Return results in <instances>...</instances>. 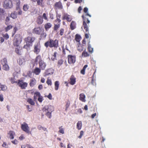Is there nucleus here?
I'll return each instance as SVG.
<instances>
[{"mask_svg": "<svg viewBox=\"0 0 148 148\" xmlns=\"http://www.w3.org/2000/svg\"><path fill=\"white\" fill-rule=\"evenodd\" d=\"M54 72V70L52 68L46 70L44 73L45 76L49 75L52 74Z\"/></svg>", "mask_w": 148, "mask_h": 148, "instance_id": "obj_14", "label": "nucleus"}, {"mask_svg": "<svg viewBox=\"0 0 148 148\" xmlns=\"http://www.w3.org/2000/svg\"><path fill=\"white\" fill-rule=\"evenodd\" d=\"M36 82V81L35 79H31L29 84L30 86L31 87H33L35 84Z\"/></svg>", "mask_w": 148, "mask_h": 148, "instance_id": "obj_35", "label": "nucleus"}, {"mask_svg": "<svg viewBox=\"0 0 148 148\" xmlns=\"http://www.w3.org/2000/svg\"><path fill=\"white\" fill-rule=\"evenodd\" d=\"M40 95V93L39 92H35L34 94V101H36L38 97Z\"/></svg>", "mask_w": 148, "mask_h": 148, "instance_id": "obj_28", "label": "nucleus"}, {"mask_svg": "<svg viewBox=\"0 0 148 148\" xmlns=\"http://www.w3.org/2000/svg\"><path fill=\"white\" fill-rule=\"evenodd\" d=\"M3 147H5L6 148H8V146L6 143L4 142L2 145Z\"/></svg>", "mask_w": 148, "mask_h": 148, "instance_id": "obj_59", "label": "nucleus"}, {"mask_svg": "<svg viewBox=\"0 0 148 148\" xmlns=\"http://www.w3.org/2000/svg\"><path fill=\"white\" fill-rule=\"evenodd\" d=\"M29 6L27 4H24L23 7V9L24 11H27L29 9Z\"/></svg>", "mask_w": 148, "mask_h": 148, "instance_id": "obj_40", "label": "nucleus"}, {"mask_svg": "<svg viewBox=\"0 0 148 148\" xmlns=\"http://www.w3.org/2000/svg\"><path fill=\"white\" fill-rule=\"evenodd\" d=\"M38 129L39 130H43L45 131L47 129L46 128L42 126H40V127H39L38 128Z\"/></svg>", "mask_w": 148, "mask_h": 148, "instance_id": "obj_62", "label": "nucleus"}, {"mask_svg": "<svg viewBox=\"0 0 148 148\" xmlns=\"http://www.w3.org/2000/svg\"><path fill=\"white\" fill-rule=\"evenodd\" d=\"M21 148H34V147L29 144H26L25 145H21Z\"/></svg>", "mask_w": 148, "mask_h": 148, "instance_id": "obj_33", "label": "nucleus"}, {"mask_svg": "<svg viewBox=\"0 0 148 148\" xmlns=\"http://www.w3.org/2000/svg\"><path fill=\"white\" fill-rule=\"evenodd\" d=\"M54 85L55 90H58V89L59 85V82L58 81H55L54 83Z\"/></svg>", "mask_w": 148, "mask_h": 148, "instance_id": "obj_29", "label": "nucleus"}, {"mask_svg": "<svg viewBox=\"0 0 148 148\" xmlns=\"http://www.w3.org/2000/svg\"><path fill=\"white\" fill-rule=\"evenodd\" d=\"M40 37L41 38L45 39L46 37L47 34L44 31H42V32L40 34Z\"/></svg>", "mask_w": 148, "mask_h": 148, "instance_id": "obj_36", "label": "nucleus"}, {"mask_svg": "<svg viewBox=\"0 0 148 148\" xmlns=\"http://www.w3.org/2000/svg\"><path fill=\"white\" fill-rule=\"evenodd\" d=\"M89 42L88 45V49L89 52L92 53L93 52V49L91 47V45L89 44Z\"/></svg>", "mask_w": 148, "mask_h": 148, "instance_id": "obj_27", "label": "nucleus"}, {"mask_svg": "<svg viewBox=\"0 0 148 148\" xmlns=\"http://www.w3.org/2000/svg\"><path fill=\"white\" fill-rule=\"evenodd\" d=\"M43 22V18L41 16H38L36 20V22L37 24L39 25L41 24Z\"/></svg>", "mask_w": 148, "mask_h": 148, "instance_id": "obj_19", "label": "nucleus"}, {"mask_svg": "<svg viewBox=\"0 0 148 148\" xmlns=\"http://www.w3.org/2000/svg\"><path fill=\"white\" fill-rule=\"evenodd\" d=\"M42 17L44 19L47 21H48V19L47 18V16L45 13H44L42 15Z\"/></svg>", "mask_w": 148, "mask_h": 148, "instance_id": "obj_56", "label": "nucleus"}, {"mask_svg": "<svg viewBox=\"0 0 148 148\" xmlns=\"http://www.w3.org/2000/svg\"><path fill=\"white\" fill-rule=\"evenodd\" d=\"M82 37L79 34H77L75 35V40L76 41L80 43V41L81 40Z\"/></svg>", "mask_w": 148, "mask_h": 148, "instance_id": "obj_25", "label": "nucleus"}, {"mask_svg": "<svg viewBox=\"0 0 148 148\" xmlns=\"http://www.w3.org/2000/svg\"><path fill=\"white\" fill-rule=\"evenodd\" d=\"M39 68L41 70H44L46 67V65L43 61L39 64Z\"/></svg>", "mask_w": 148, "mask_h": 148, "instance_id": "obj_18", "label": "nucleus"}, {"mask_svg": "<svg viewBox=\"0 0 148 148\" xmlns=\"http://www.w3.org/2000/svg\"><path fill=\"white\" fill-rule=\"evenodd\" d=\"M10 20V18L9 17L7 16L6 17L5 21L6 22L5 23V24L6 25H7L8 24V22Z\"/></svg>", "mask_w": 148, "mask_h": 148, "instance_id": "obj_58", "label": "nucleus"}, {"mask_svg": "<svg viewBox=\"0 0 148 148\" xmlns=\"http://www.w3.org/2000/svg\"><path fill=\"white\" fill-rule=\"evenodd\" d=\"M3 65V69L6 71H9L10 69V67L7 64Z\"/></svg>", "mask_w": 148, "mask_h": 148, "instance_id": "obj_30", "label": "nucleus"}, {"mask_svg": "<svg viewBox=\"0 0 148 148\" xmlns=\"http://www.w3.org/2000/svg\"><path fill=\"white\" fill-rule=\"evenodd\" d=\"M64 29L63 28H61L59 31V34L60 36H62L64 34Z\"/></svg>", "mask_w": 148, "mask_h": 148, "instance_id": "obj_52", "label": "nucleus"}, {"mask_svg": "<svg viewBox=\"0 0 148 148\" xmlns=\"http://www.w3.org/2000/svg\"><path fill=\"white\" fill-rule=\"evenodd\" d=\"M16 52L18 55H21V52L20 51L19 49L18 48H16L15 49Z\"/></svg>", "mask_w": 148, "mask_h": 148, "instance_id": "obj_53", "label": "nucleus"}, {"mask_svg": "<svg viewBox=\"0 0 148 148\" xmlns=\"http://www.w3.org/2000/svg\"><path fill=\"white\" fill-rule=\"evenodd\" d=\"M20 140H22L25 138V137L23 135H21L19 138Z\"/></svg>", "mask_w": 148, "mask_h": 148, "instance_id": "obj_64", "label": "nucleus"}, {"mask_svg": "<svg viewBox=\"0 0 148 148\" xmlns=\"http://www.w3.org/2000/svg\"><path fill=\"white\" fill-rule=\"evenodd\" d=\"M10 17L13 19H15L17 18L16 14L14 12H12L10 14Z\"/></svg>", "mask_w": 148, "mask_h": 148, "instance_id": "obj_44", "label": "nucleus"}, {"mask_svg": "<svg viewBox=\"0 0 148 148\" xmlns=\"http://www.w3.org/2000/svg\"><path fill=\"white\" fill-rule=\"evenodd\" d=\"M42 31H44V29L40 27L34 28L33 29L32 32L34 34L38 35H40Z\"/></svg>", "mask_w": 148, "mask_h": 148, "instance_id": "obj_10", "label": "nucleus"}, {"mask_svg": "<svg viewBox=\"0 0 148 148\" xmlns=\"http://www.w3.org/2000/svg\"><path fill=\"white\" fill-rule=\"evenodd\" d=\"M41 45L40 43L38 42L34 46V52L36 54H38L40 52Z\"/></svg>", "mask_w": 148, "mask_h": 148, "instance_id": "obj_8", "label": "nucleus"}, {"mask_svg": "<svg viewBox=\"0 0 148 148\" xmlns=\"http://www.w3.org/2000/svg\"><path fill=\"white\" fill-rule=\"evenodd\" d=\"M10 135V138L11 139H13L14 138V135L15 134V133L12 131H10L9 133Z\"/></svg>", "mask_w": 148, "mask_h": 148, "instance_id": "obj_34", "label": "nucleus"}, {"mask_svg": "<svg viewBox=\"0 0 148 148\" xmlns=\"http://www.w3.org/2000/svg\"><path fill=\"white\" fill-rule=\"evenodd\" d=\"M66 104L65 105L66 108L65 110H67L69 107V106L70 104V102L69 100H68L66 102Z\"/></svg>", "mask_w": 148, "mask_h": 148, "instance_id": "obj_39", "label": "nucleus"}, {"mask_svg": "<svg viewBox=\"0 0 148 148\" xmlns=\"http://www.w3.org/2000/svg\"><path fill=\"white\" fill-rule=\"evenodd\" d=\"M1 64L3 65H5V64H7V59L6 58H4L1 60Z\"/></svg>", "mask_w": 148, "mask_h": 148, "instance_id": "obj_41", "label": "nucleus"}, {"mask_svg": "<svg viewBox=\"0 0 148 148\" xmlns=\"http://www.w3.org/2000/svg\"><path fill=\"white\" fill-rule=\"evenodd\" d=\"M54 25L53 30L55 31H57L60 27V24H54Z\"/></svg>", "mask_w": 148, "mask_h": 148, "instance_id": "obj_32", "label": "nucleus"}, {"mask_svg": "<svg viewBox=\"0 0 148 148\" xmlns=\"http://www.w3.org/2000/svg\"><path fill=\"white\" fill-rule=\"evenodd\" d=\"M76 78L73 75H72L70 78V81L69 83L71 85H73L75 84Z\"/></svg>", "mask_w": 148, "mask_h": 148, "instance_id": "obj_17", "label": "nucleus"}, {"mask_svg": "<svg viewBox=\"0 0 148 148\" xmlns=\"http://www.w3.org/2000/svg\"><path fill=\"white\" fill-rule=\"evenodd\" d=\"M2 36L3 37H4L6 40L8 39L9 38V35L7 33H6L5 34H2Z\"/></svg>", "mask_w": 148, "mask_h": 148, "instance_id": "obj_55", "label": "nucleus"}, {"mask_svg": "<svg viewBox=\"0 0 148 148\" xmlns=\"http://www.w3.org/2000/svg\"><path fill=\"white\" fill-rule=\"evenodd\" d=\"M14 4L16 5V10L19 9L21 4L20 0H13Z\"/></svg>", "mask_w": 148, "mask_h": 148, "instance_id": "obj_15", "label": "nucleus"}, {"mask_svg": "<svg viewBox=\"0 0 148 148\" xmlns=\"http://www.w3.org/2000/svg\"><path fill=\"white\" fill-rule=\"evenodd\" d=\"M21 37L20 34H16L13 40V45L14 46L18 47L21 43Z\"/></svg>", "mask_w": 148, "mask_h": 148, "instance_id": "obj_5", "label": "nucleus"}, {"mask_svg": "<svg viewBox=\"0 0 148 148\" xmlns=\"http://www.w3.org/2000/svg\"><path fill=\"white\" fill-rule=\"evenodd\" d=\"M88 16L89 17H91V16L88 13L86 14L85 15H83L82 16V17L83 19V26L84 29L85 31L86 32H88L89 31L88 26V25L90 23V21L88 18L86 17V16Z\"/></svg>", "mask_w": 148, "mask_h": 148, "instance_id": "obj_1", "label": "nucleus"}, {"mask_svg": "<svg viewBox=\"0 0 148 148\" xmlns=\"http://www.w3.org/2000/svg\"><path fill=\"white\" fill-rule=\"evenodd\" d=\"M57 53L56 52H55L54 53L53 56H52V57L51 58V60L54 61L55 60H56V55H57Z\"/></svg>", "mask_w": 148, "mask_h": 148, "instance_id": "obj_45", "label": "nucleus"}, {"mask_svg": "<svg viewBox=\"0 0 148 148\" xmlns=\"http://www.w3.org/2000/svg\"><path fill=\"white\" fill-rule=\"evenodd\" d=\"M62 53L63 54H65V49L67 50H69L67 48V46L66 45V46L65 48H64V45L62 46Z\"/></svg>", "mask_w": 148, "mask_h": 148, "instance_id": "obj_49", "label": "nucleus"}, {"mask_svg": "<svg viewBox=\"0 0 148 148\" xmlns=\"http://www.w3.org/2000/svg\"><path fill=\"white\" fill-rule=\"evenodd\" d=\"M82 126V122L81 121H79L77 124V128L78 130L81 129Z\"/></svg>", "mask_w": 148, "mask_h": 148, "instance_id": "obj_31", "label": "nucleus"}, {"mask_svg": "<svg viewBox=\"0 0 148 148\" xmlns=\"http://www.w3.org/2000/svg\"><path fill=\"white\" fill-rule=\"evenodd\" d=\"M70 28L71 30L75 29L76 27V23L74 21H72L70 25Z\"/></svg>", "mask_w": 148, "mask_h": 148, "instance_id": "obj_24", "label": "nucleus"}, {"mask_svg": "<svg viewBox=\"0 0 148 148\" xmlns=\"http://www.w3.org/2000/svg\"><path fill=\"white\" fill-rule=\"evenodd\" d=\"M38 100L40 102H42L43 101L42 97L40 95L39 97H38Z\"/></svg>", "mask_w": 148, "mask_h": 148, "instance_id": "obj_54", "label": "nucleus"}, {"mask_svg": "<svg viewBox=\"0 0 148 148\" xmlns=\"http://www.w3.org/2000/svg\"><path fill=\"white\" fill-rule=\"evenodd\" d=\"M49 14L50 18L51 19H54V16L53 14L50 12Z\"/></svg>", "mask_w": 148, "mask_h": 148, "instance_id": "obj_61", "label": "nucleus"}, {"mask_svg": "<svg viewBox=\"0 0 148 148\" xmlns=\"http://www.w3.org/2000/svg\"><path fill=\"white\" fill-rule=\"evenodd\" d=\"M12 142L13 144L16 145L18 143V141L16 139H14L13 141H12Z\"/></svg>", "mask_w": 148, "mask_h": 148, "instance_id": "obj_60", "label": "nucleus"}, {"mask_svg": "<svg viewBox=\"0 0 148 148\" xmlns=\"http://www.w3.org/2000/svg\"><path fill=\"white\" fill-rule=\"evenodd\" d=\"M37 4L41 7H43L44 6V3L43 2V0H37Z\"/></svg>", "mask_w": 148, "mask_h": 148, "instance_id": "obj_26", "label": "nucleus"}, {"mask_svg": "<svg viewBox=\"0 0 148 148\" xmlns=\"http://www.w3.org/2000/svg\"><path fill=\"white\" fill-rule=\"evenodd\" d=\"M17 28L16 27H14L13 29V32L12 33V36H13L14 34H15L16 32L17 31Z\"/></svg>", "mask_w": 148, "mask_h": 148, "instance_id": "obj_46", "label": "nucleus"}, {"mask_svg": "<svg viewBox=\"0 0 148 148\" xmlns=\"http://www.w3.org/2000/svg\"><path fill=\"white\" fill-rule=\"evenodd\" d=\"M17 84L21 89H25L28 85L27 83L24 82L22 80H18Z\"/></svg>", "mask_w": 148, "mask_h": 148, "instance_id": "obj_7", "label": "nucleus"}, {"mask_svg": "<svg viewBox=\"0 0 148 148\" xmlns=\"http://www.w3.org/2000/svg\"><path fill=\"white\" fill-rule=\"evenodd\" d=\"M85 95L84 93H81L79 95V100L82 102H85L86 101L85 98Z\"/></svg>", "mask_w": 148, "mask_h": 148, "instance_id": "obj_21", "label": "nucleus"}, {"mask_svg": "<svg viewBox=\"0 0 148 148\" xmlns=\"http://www.w3.org/2000/svg\"><path fill=\"white\" fill-rule=\"evenodd\" d=\"M44 45L46 48L49 47L56 48L59 46L58 41L57 39H50L45 43Z\"/></svg>", "mask_w": 148, "mask_h": 148, "instance_id": "obj_2", "label": "nucleus"}, {"mask_svg": "<svg viewBox=\"0 0 148 148\" xmlns=\"http://www.w3.org/2000/svg\"><path fill=\"white\" fill-rule=\"evenodd\" d=\"M53 107L52 106H45L42 109L43 112H45V115L49 118H50L51 117V112L53 110Z\"/></svg>", "mask_w": 148, "mask_h": 148, "instance_id": "obj_4", "label": "nucleus"}, {"mask_svg": "<svg viewBox=\"0 0 148 148\" xmlns=\"http://www.w3.org/2000/svg\"><path fill=\"white\" fill-rule=\"evenodd\" d=\"M13 27V26L11 25H9L5 28V30L6 32H7L8 31Z\"/></svg>", "mask_w": 148, "mask_h": 148, "instance_id": "obj_43", "label": "nucleus"}, {"mask_svg": "<svg viewBox=\"0 0 148 148\" xmlns=\"http://www.w3.org/2000/svg\"><path fill=\"white\" fill-rule=\"evenodd\" d=\"M51 26L52 25L50 23H46L44 25V27L45 30L46 31H47L51 27Z\"/></svg>", "mask_w": 148, "mask_h": 148, "instance_id": "obj_23", "label": "nucleus"}, {"mask_svg": "<svg viewBox=\"0 0 148 148\" xmlns=\"http://www.w3.org/2000/svg\"><path fill=\"white\" fill-rule=\"evenodd\" d=\"M22 130L27 133H29L30 132L28 124L25 122H24L22 124L21 127Z\"/></svg>", "mask_w": 148, "mask_h": 148, "instance_id": "obj_9", "label": "nucleus"}, {"mask_svg": "<svg viewBox=\"0 0 148 148\" xmlns=\"http://www.w3.org/2000/svg\"><path fill=\"white\" fill-rule=\"evenodd\" d=\"M60 22L61 20L60 19H56L54 21V24H60Z\"/></svg>", "mask_w": 148, "mask_h": 148, "instance_id": "obj_47", "label": "nucleus"}, {"mask_svg": "<svg viewBox=\"0 0 148 148\" xmlns=\"http://www.w3.org/2000/svg\"><path fill=\"white\" fill-rule=\"evenodd\" d=\"M89 56V54L85 50H84L82 53V56L84 57H86Z\"/></svg>", "mask_w": 148, "mask_h": 148, "instance_id": "obj_42", "label": "nucleus"}, {"mask_svg": "<svg viewBox=\"0 0 148 148\" xmlns=\"http://www.w3.org/2000/svg\"><path fill=\"white\" fill-rule=\"evenodd\" d=\"M84 132L83 131H81L80 133V135L78 136V138L80 139L81 138L84 134Z\"/></svg>", "mask_w": 148, "mask_h": 148, "instance_id": "obj_57", "label": "nucleus"}, {"mask_svg": "<svg viewBox=\"0 0 148 148\" xmlns=\"http://www.w3.org/2000/svg\"><path fill=\"white\" fill-rule=\"evenodd\" d=\"M68 62L70 64L74 63L76 60V58L75 56L69 55L68 56Z\"/></svg>", "mask_w": 148, "mask_h": 148, "instance_id": "obj_12", "label": "nucleus"}, {"mask_svg": "<svg viewBox=\"0 0 148 148\" xmlns=\"http://www.w3.org/2000/svg\"><path fill=\"white\" fill-rule=\"evenodd\" d=\"M3 7L5 9L11 8L13 6L12 1L10 0H5L3 4Z\"/></svg>", "mask_w": 148, "mask_h": 148, "instance_id": "obj_6", "label": "nucleus"}, {"mask_svg": "<svg viewBox=\"0 0 148 148\" xmlns=\"http://www.w3.org/2000/svg\"><path fill=\"white\" fill-rule=\"evenodd\" d=\"M54 8L55 10L58 9L62 10L63 9V5L62 3L60 1H59L58 2H56L54 5Z\"/></svg>", "mask_w": 148, "mask_h": 148, "instance_id": "obj_11", "label": "nucleus"}, {"mask_svg": "<svg viewBox=\"0 0 148 148\" xmlns=\"http://www.w3.org/2000/svg\"><path fill=\"white\" fill-rule=\"evenodd\" d=\"M41 69L38 67H36L34 71V73L36 75H38L41 72Z\"/></svg>", "mask_w": 148, "mask_h": 148, "instance_id": "obj_22", "label": "nucleus"}, {"mask_svg": "<svg viewBox=\"0 0 148 148\" xmlns=\"http://www.w3.org/2000/svg\"><path fill=\"white\" fill-rule=\"evenodd\" d=\"M5 10H4L2 8H0V13L2 14H4V13L5 12Z\"/></svg>", "mask_w": 148, "mask_h": 148, "instance_id": "obj_63", "label": "nucleus"}, {"mask_svg": "<svg viewBox=\"0 0 148 148\" xmlns=\"http://www.w3.org/2000/svg\"><path fill=\"white\" fill-rule=\"evenodd\" d=\"M62 19L66 20L67 21L70 22L71 21L72 18L70 15L67 14H64L62 16Z\"/></svg>", "mask_w": 148, "mask_h": 148, "instance_id": "obj_16", "label": "nucleus"}, {"mask_svg": "<svg viewBox=\"0 0 148 148\" xmlns=\"http://www.w3.org/2000/svg\"><path fill=\"white\" fill-rule=\"evenodd\" d=\"M62 127V126L59 127V132L62 134H64V130L63 128H61Z\"/></svg>", "mask_w": 148, "mask_h": 148, "instance_id": "obj_51", "label": "nucleus"}, {"mask_svg": "<svg viewBox=\"0 0 148 148\" xmlns=\"http://www.w3.org/2000/svg\"><path fill=\"white\" fill-rule=\"evenodd\" d=\"M47 84L51 86L52 85V82L51 80L48 78H47V80L46 81Z\"/></svg>", "mask_w": 148, "mask_h": 148, "instance_id": "obj_50", "label": "nucleus"}, {"mask_svg": "<svg viewBox=\"0 0 148 148\" xmlns=\"http://www.w3.org/2000/svg\"><path fill=\"white\" fill-rule=\"evenodd\" d=\"M35 39V38L34 37L28 36L25 38L24 40L26 44L24 46L23 48L27 49L30 46H32Z\"/></svg>", "mask_w": 148, "mask_h": 148, "instance_id": "obj_3", "label": "nucleus"}, {"mask_svg": "<svg viewBox=\"0 0 148 148\" xmlns=\"http://www.w3.org/2000/svg\"><path fill=\"white\" fill-rule=\"evenodd\" d=\"M43 61L40 55H37L34 60V63L36 65L40 63Z\"/></svg>", "mask_w": 148, "mask_h": 148, "instance_id": "obj_13", "label": "nucleus"}, {"mask_svg": "<svg viewBox=\"0 0 148 148\" xmlns=\"http://www.w3.org/2000/svg\"><path fill=\"white\" fill-rule=\"evenodd\" d=\"M27 101L29 103L32 105H34L35 104V102L31 98H28L27 100Z\"/></svg>", "mask_w": 148, "mask_h": 148, "instance_id": "obj_37", "label": "nucleus"}, {"mask_svg": "<svg viewBox=\"0 0 148 148\" xmlns=\"http://www.w3.org/2000/svg\"><path fill=\"white\" fill-rule=\"evenodd\" d=\"M84 45L81 44L80 43H78L77 47V50L80 52L82 51L84 49Z\"/></svg>", "mask_w": 148, "mask_h": 148, "instance_id": "obj_20", "label": "nucleus"}, {"mask_svg": "<svg viewBox=\"0 0 148 148\" xmlns=\"http://www.w3.org/2000/svg\"><path fill=\"white\" fill-rule=\"evenodd\" d=\"M0 88L3 91H5L7 89V86L5 85H2L0 83Z\"/></svg>", "mask_w": 148, "mask_h": 148, "instance_id": "obj_38", "label": "nucleus"}, {"mask_svg": "<svg viewBox=\"0 0 148 148\" xmlns=\"http://www.w3.org/2000/svg\"><path fill=\"white\" fill-rule=\"evenodd\" d=\"M63 62V60L62 59L59 60L58 62V66H60L62 65Z\"/></svg>", "mask_w": 148, "mask_h": 148, "instance_id": "obj_48", "label": "nucleus"}]
</instances>
